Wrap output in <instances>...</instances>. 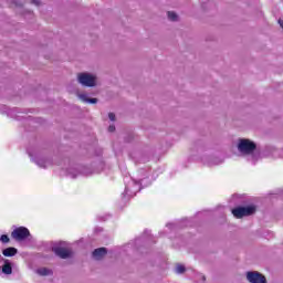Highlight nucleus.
Returning a JSON list of instances; mask_svg holds the SVG:
<instances>
[{"instance_id": "f257e3e1", "label": "nucleus", "mask_w": 283, "mask_h": 283, "mask_svg": "<svg viewBox=\"0 0 283 283\" xmlns=\"http://www.w3.org/2000/svg\"><path fill=\"white\" fill-rule=\"evenodd\" d=\"M78 83L85 85L86 87H94L96 85V75L90 73H80L77 75Z\"/></svg>"}, {"instance_id": "f03ea898", "label": "nucleus", "mask_w": 283, "mask_h": 283, "mask_svg": "<svg viewBox=\"0 0 283 283\" xmlns=\"http://www.w3.org/2000/svg\"><path fill=\"white\" fill-rule=\"evenodd\" d=\"M255 213V206L238 207L232 210L234 218H244L245 216H253Z\"/></svg>"}, {"instance_id": "7ed1b4c3", "label": "nucleus", "mask_w": 283, "mask_h": 283, "mask_svg": "<svg viewBox=\"0 0 283 283\" xmlns=\"http://www.w3.org/2000/svg\"><path fill=\"white\" fill-rule=\"evenodd\" d=\"M238 149L241 154H251L255 150V144L249 139H241Z\"/></svg>"}, {"instance_id": "20e7f679", "label": "nucleus", "mask_w": 283, "mask_h": 283, "mask_svg": "<svg viewBox=\"0 0 283 283\" xmlns=\"http://www.w3.org/2000/svg\"><path fill=\"white\" fill-rule=\"evenodd\" d=\"M11 235L13 240H25V238L30 235V230H28V228L20 227L13 230Z\"/></svg>"}, {"instance_id": "39448f33", "label": "nucleus", "mask_w": 283, "mask_h": 283, "mask_svg": "<svg viewBox=\"0 0 283 283\" xmlns=\"http://www.w3.org/2000/svg\"><path fill=\"white\" fill-rule=\"evenodd\" d=\"M247 277L250 283H266V277L259 272H248Z\"/></svg>"}, {"instance_id": "423d86ee", "label": "nucleus", "mask_w": 283, "mask_h": 283, "mask_svg": "<svg viewBox=\"0 0 283 283\" xmlns=\"http://www.w3.org/2000/svg\"><path fill=\"white\" fill-rule=\"evenodd\" d=\"M55 255H59V258H62L63 260H65L66 258H70V255H72V250L67 249V248H54L53 249Z\"/></svg>"}, {"instance_id": "0eeeda50", "label": "nucleus", "mask_w": 283, "mask_h": 283, "mask_svg": "<svg viewBox=\"0 0 283 283\" xmlns=\"http://www.w3.org/2000/svg\"><path fill=\"white\" fill-rule=\"evenodd\" d=\"M107 255V249L105 248H98L93 252V258L95 260H101L102 258H105Z\"/></svg>"}, {"instance_id": "6e6552de", "label": "nucleus", "mask_w": 283, "mask_h": 283, "mask_svg": "<svg viewBox=\"0 0 283 283\" xmlns=\"http://www.w3.org/2000/svg\"><path fill=\"white\" fill-rule=\"evenodd\" d=\"M2 254L6 258H12L13 255H17V248H7L2 251Z\"/></svg>"}, {"instance_id": "1a4fd4ad", "label": "nucleus", "mask_w": 283, "mask_h": 283, "mask_svg": "<svg viewBox=\"0 0 283 283\" xmlns=\"http://www.w3.org/2000/svg\"><path fill=\"white\" fill-rule=\"evenodd\" d=\"M78 98H81V101H83L84 103H92V104H95V103H98V99L96 98H87V95L81 93L77 95Z\"/></svg>"}, {"instance_id": "9d476101", "label": "nucleus", "mask_w": 283, "mask_h": 283, "mask_svg": "<svg viewBox=\"0 0 283 283\" xmlns=\"http://www.w3.org/2000/svg\"><path fill=\"white\" fill-rule=\"evenodd\" d=\"M2 273H4L6 275L12 274V265L10 264V262L8 261L4 262L2 266Z\"/></svg>"}, {"instance_id": "9b49d317", "label": "nucleus", "mask_w": 283, "mask_h": 283, "mask_svg": "<svg viewBox=\"0 0 283 283\" xmlns=\"http://www.w3.org/2000/svg\"><path fill=\"white\" fill-rule=\"evenodd\" d=\"M168 19L170 21H178V14H176L175 12L169 11L168 12Z\"/></svg>"}, {"instance_id": "f8f14e48", "label": "nucleus", "mask_w": 283, "mask_h": 283, "mask_svg": "<svg viewBox=\"0 0 283 283\" xmlns=\"http://www.w3.org/2000/svg\"><path fill=\"white\" fill-rule=\"evenodd\" d=\"M38 273L39 275H50L51 271L45 268H42L38 270Z\"/></svg>"}, {"instance_id": "ddd939ff", "label": "nucleus", "mask_w": 283, "mask_h": 283, "mask_svg": "<svg viewBox=\"0 0 283 283\" xmlns=\"http://www.w3.org/2000/svg\"><path fill=\"white\" fill-rule=\"evenodd\" d=\"M0 241L3 244H8V242H10V238L8 237V234H2L1 238H0Z\"/></svg>"}, {"instance_id": "4468645a", "label": "nucleus", "mask_w": 283, "mask_h": 283, "mask_svg": "<svg viewBox=\"0 0 283 283\" xmlns=\"http://www.w3.org/2000/svg\"><path fill=\"white\" fill-rule=\"evenodd\" d=\"M184 271H185V265L178 264V265L176 266V273H182Z\"/></svg>"}, {"instance_id": "2eb2a0df", "label": "nucleus", "mask_w": 283, "mask_h": 283, "mask_svg": "<svg viewBox=\"0 0 283 283\" xmlns=\"http://www.w3.org/2000/svg\"><path fill=\"white\" fill-rule=\"evenodd\" d=\"M109 120H116V115L114 113L108 114Z\"/></svg>"}, {"instance_id": "dca6fc26", "label": "nucleus", "mask_w": 283, "mask_h": 283, "mask_svg": "<svg viewBox=\"0 0 283 283\" xmlns=\"http://www.w3.org/2000/svg\"><path fill=\"white\" fill-rule=\"evenodd\" d=\"M116 127L115 126H109L108 132H115Z\"/></svg>"}, {"instance_id": "f3484780", "label": "nucleus", "mask_w": 283, "mask_h": 283, "mask_svg": "<svg viewBox=\"0 0 283 283\" xmlns=\"http://www.w3.org/2000/svg\"><path fill=\"white\" fill-rule=\"evenodd\" d=\"M0 271H1V268H0Z\"/></svg>"}]
</instances>
